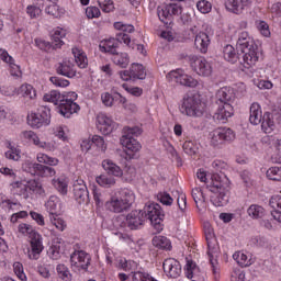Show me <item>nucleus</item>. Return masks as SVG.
Instances as JSON below:
<instances>
[{
	"mask_svg": "<svg viewBox=\"0 0 281 281\" xmlns=\"http://www.w3.org/2000/svg\"><path fill=\"white\" fill-rule=\"evenodd\" d=\"M236 49L241 56L240 65H243L245 69H251V67L258 63V45H256L254 38L249 36V33H239Z\"/></svg>",
	"mask_w": 281,
	"mask_h": 281,
	"instance_id": "obj_1",
	"label": "nucleus"
},
{
	"mask_svg": "<svg viewBox=\"0 0 281 281\" xmlns=\"http://www.w3.org/2000/svg\"><path fill=\"white\" fill-rule=\"evenodd\" d=\"M206 188L214 194L218 193L216 198H211L215 207H223L229 203V179L227 176L213 175L212 182Z\"/></svg>",
	"mask_w": 281,
	"mask_h": 281,
	"instance_id": "obj_2",
	"label": "nucleus"
},
{
	"mask_svg": "<svg viewBox=\"0 0 281 281\" xmlns=\"http://www.w3.org/2000/svg\"><path fill=\"white\" fill-rule=\"evenodd\" d=\"M123 136L121 138V143L126 148V155L128 159H137V155L135 153H139L142 150V144L135 139L137 135H142V128L138 126L135 127H124Z\"/></svg>",
	"mask_w": 281,
	"mask_h": 281,
	"instance_id": "obj_3",
	"label": "nucleus"
},
{
	"mask_svg": "<svg viewBox=\"0 0 281 281\" xmlns=\"http://www.w3.org/2000/svg\"><path fill=\"white\" fill-rule=\"evenodd\" d=\"M19 232L20 234H23L24 236H29V238H31V250H29L30 260H38V256H41L44 249L43 237L41 236V234L34 231V227H32V225L30 224H20Z\"/></svg>",
	"mask_w": 281,
	"mask_h": 281,
	"instance_id": "obj_4",
	"label": "nucleus"
},
{
	"mask_svg": "<svg viewBox=\"0 0 281 281\" xmlns=\"http://www.w3.org/2000/svg\"><path fill=\"white\" fill-rule=\"evenodd\" d=\"M182 115L188 117H201L204 113L203 103L196 94H186L180 106Z\"/></svg>",
	"mask_w": 281,
	"mask_h": 281,
	"instance_id": "obj_5",
	"label": "nucleus"
},
{
	"mask_svg": "<svg viewBox=\"0 0 281 281\" xmlns=\"http://www.w3.org/2000/svg\"><path fill=\"white\" fill-rule=\"evenodd\" d=\"M143 213L146 214V221H150L157 232H161L164 229L161 223H164L166 214H164L161 205L155 202H148L145 204Z\"/></svg>",
	"mask_w": 281,
	"mask_h": 281,
	"instance_id": "obj_6",
	"label": "nucleus"
},
{
	"mask_svg": "<svg viewBox=\"0 0 281 281\" xmlns=\"http://www.w3.org/2000/svg\"><path fill=\"white\" fill-rule=\"evenodd\" d=\"M135 196L131 192H123L122 198L112 196L109 201L105 202V209L114 214H121V212H126L133 205Z\"/></svg>",
	"mask_w": 281,
	"mask_h": 281,
	"instance_id": "obj_7",
	"label": "nucleus"
},
{
	"mask_svg": "<svg viewBox=\"0 0 281 281\" xmlns=\"http://www.w3.org/2000/svg\"><path fill=\"white\" fill-rule=\"evenodd\" d=\"M52 114L49 108L40 106L36 112L27 116V122L32 128H41V126H49Z\"/></svg>",
	"mask_w": 281,
	"mask_h": 281,
	"instance_id": "obj_8",
	"label": "nucleus"
},
{
	"mask_svg": "<svg viewBox=\"0 0 281 281\" xmlns=\"http://www.w3.org/2000/svg\"><path fill=\"white\" fill-rule=\"evenodd\" d=\"M204 234H205V238L209 247L207 254L210 257L211 267L213 269L214 276H216L218 273V267H217L218 261L214 259V255H213L216 249V236L214 235V228H212V225H210V223L204 224Z\"/></svg>",
	"mask_w": 281,
	"mask_h": 281,
	"instance_id": "obj_9",
	"label": "nucleus"
},
{
	"mask_svg": "<svg viewBox=\"0 0 281 281\" xmlns=\"http://www.w3.org/2000/svg\"><path fill=\"white\" fill-rule=\"evenodd\" d=\"M75 100H78V94L76 92H68L66 99L64 97V100H61V103H59V106H57V111L60 113V115L64 117H71L74 113L80 111V105L74 102Z\"/></svg>",
	"mask_w": 281,
	"mask_h": 281,
	"instance_id": "obj_10",
	"label": "nucleus"
},
{
	"mask_svg": "<svg viewBox=\"0 0 281 281\" xmlns=\"http://www.w3.org/2000/svg\"><path fill=\"white\" fill-rule=\"evenodd\" d=\"M181 12H183L181 5L175 3L162 4L157 8L158 19L161 23H165V25H171L172 16H177L178 14H181Z\"/></svg>",
	"mask_w": 281,
	"mask_h": 281,
	"instance_id": "obj_11",
	"label": "nucleus"
},
{
	"mask_svg": "<svg viewBox=\"0 0 281 281\" xmlns=\"http://www.w3.org/2000/svg\"><path fill=\"white\" fill-rule=\"evenodd\" d=\"M122 42L125 45H131V36L125 33H120L116 40H105L104 42H101L99 47L101 52H104L105 54H112L114 56V54H117V48L120 47V44H122Z\"/></svg>",
	"mask_w": 281,
	"mask_h": 281,
	"instance_id": "obj_12",
	"label": "nucleus"
},
{
	"mask_svg": "<svg viewBox=\"0 0 281 281\" xmlns=\"http://www.w3.org/2000/svg\"><path fill=\"white\" fill-rule=\"evenodd\" d=\"M186 58L198 76H203L206 78L212 76V65L209 64L205 58L198 57L196 55H189Z\"/></svg>",
	"mask_w": 281,
	"mask_h": 281,
	"instance_id": "obj_13",
	"label": "nucleus"
},
{
	"mask_svg": "<svg viewBox=\"0 0 281 281\" xmlns=\"http://www.w3.org/2000/svg\"><path fill=\"white\" fill-rule=\"evenodd\" d=\"M167 78L169 82H176V85H181V87L194 88L199 85L196 79H193L192 76H189L182 69L171 70Z\"/></svg>",
	"mask_w": 281,
	"mask_h": 281,
	"instance_id": "obj_14",
	"label": "nucleus"
},
{
	"mask_svg": "<svg viewBox=\"0 0 281 281\" xmlns=\"http://www.w3.org/2000/svg\"><path fill=\"white\" fill-rule=\"evenodd\" d=\"M70 265L78 271H87L91 265V256L85 250H77L70 256Z\"/></svg>",
	"mask_w": 281,
	"mask_h": 281,
	"instance_id": "obj_15",
	"label": "nucleus"
},
{
	"mask_svg": "<svg viewBox=\"0 0 281 281\" xmlns=\"http://www.w3.org/2000/svg\"><path fill=\"white\" fill-rule=\"evenodd\" d=\"M234 131L229 127H220L213 131L211 137L212 146H221L224 142H232L234 139Z\"/></svg>",
	"mask_w": 281,
	"mask_h": 281,
	"instance_id": "obj_16",
	"label": "nucleus"
},
{
	"mask_svg": "<svg viewBox=\"0 0 281 281\" xmlns=\"http://www.w3.org/2000/svg\"><path fill=\"white\" fill-rule=\"evenodd\" d=\"M74 198L79 205H88L90 201L89 189H87L85 181L79 180L74 184Z\"/></svg>",
	"mask_w": 281,
	"mask_h": 281,
	"instance_id": "obj_17",
	"label": "nucleus"
},
{
	"mask_svg": "<svg viewBox=\"0 0 281 281\" xmlns=\"http://www.w3.org/2000/svg\"><path fill=\"white\" fill-rule=\"evenodd\" d=\"M126 221L130 229H138L144 225V223H146V213H144V210L132 211L127 214Z\"/></svg>",
	"mask_w": 281,
	"mask_h": 281,
	"instance_id": "obj_18",
	"label": "nucleus"
},
{
	"mask_svg": "<svg viewBox=\"0 0 281 281\" xmlns=\"http://www.w3.org/2000/svg\"><path fill=\"white\" fill-rule=\"evenodd\" d=\"M217 104H218V108L213 115V120H216L217 122H222V124H225V122H227V119L234 115V106H232V103H217Z\"/></svg>",
	"mask_w": 281,
	"mask_h": 281,
	"instance_id": "obj_19",
	"label": "nucleus"
},
{
	"mask_svg": "<svg viewBox=\"0 0 281 281\" xmlns=\"http://www.w3.org/2000/svg\"><path fill=\"white\" fill-rule=\"evenodd\" d=\"M162 269L169 278H179L181 276V263L175 258H168L162 263Z\"/></svg>",
	"mask_w": 281,
	"mask_h": 281,
	"instance_id": "obj_20",
	"label": "nucleus"
},
{
	"mask_svg": "<svg viewBox=\"0 0 281 281\" xmlns=\"http://www.w3.org/2000/svg\"><path fill=\"white\" fill-rule=\"evenodd\" d=\"M97 124L99 131H101L103 135L113 133V128H115V122H113V120H111V117L106 116L105 114H99L97 116Z\"/></svg>",
	"mask_w": 281,
	"mask_h": 281,
	"instance_id": "obj_21",
	"label": "nucleus"
},
{
	"mask_svg": "<svg viewBox=\"0 0 281 281\" xmlns=\"http://www.w3.org/2000/svg\"><path fill=\"white\" fill-rule=\"evenodd\" d=\"M0 59L3 60V63H8L10 67V74L13 76V78H21L23 76V72L21 71V67L16 64H14V58L8 54V52H2L0 55Z\"/></svg>",
	"mask_w": 281,
	"mask_h": 281,
	"instance_id": "obj_22",
	"label": "nucleus"
},
{
	"mask_svg": "<svg viewBox=\"0 0 281 281\" xmlns=\"http://www.w3.org/2000/svg\"><path fill=\"white\" fill-rule=\"evenodd\" d=\"M57 74L59 76H65L66 78H76V69L71 60H64L57 67Z\"/></svg>",
	"mask_w": 281,
	"mask_h": 281,
	"instance_id": "obj_23",
	"label": "nucleus"
},
{
	"mask_svg": "<svg viewBox=\"0 0 281 281\" xmlns=\"http://www.w3.org/2000/svg\"><path fill=\"white\" fill-rule=\"evenodd\" d=\"M194 45L201 54H206L207 53V47H210V35L205 32H200L195 36Z\"/></svg>",
	"mask_w": 281,
	"mask_h": 281,
	"instance_id": "obj_24",
	"label": "nucleus"
},
{
	"mask_svg": "<svg viewBox=\"0 0 281 281\" xmlns=\"http://www.w3.org/2000/svg\"><path fill=\"white\" fill-rule=\"evenodd\" d=\"M216 98L220 104H229L234 98V90L228 87H223L216 92Z\"/></svg>",
	"mask_w": 281,
	"mask_h": 281,
	"instance_id": "obj_25",
	"label": "nucleus"
},
{
	"mask_svg": "<svg viewBox=\"0 0 281 281\" xmlns=\"http://www.w3.org/2000/svg\"><path fill=\"white\" fill-rule=\"evenodd\" d=\"M223 56L224 58L227 60V63H240V60H243V56H240V53H236V49L234 48V46L227 44L224 49H223Z\"/></svg>",
	"mask_w": 281,
	"mask_h": 281,
	"instance_id": "obj_26",
	"label": "nucleus"
},
{
	"mask_svg": "<svg viewBox=\"0 0 281 281\" xmlns=\"http://www.w3.org/2000/svg\"><path fill=\"white\" fill-rule=\"evenodd\" d=\"M262 116H263L262 109L260 108V104L252 103L250 105V116H249L250 124L258 126V124H261L262 122Z\"/></svg>",
	"mask_w": 281,
	"mask_h": 281,
	"instance_id": "obj_27",
	"label": "nucleus"
},
{
	"mask_svg": "<svg viewBox=\"0 0 281 281\" xmlns=\"http://www.w3.org/2000/svg\"><path fill=\"white\" fill-rule=\"evenodd\" d=\"M225 8L228 12H233V14H240L243 10H245V1L244 0H225Z\"/></svg>",
	"mask_w": 281,
	"mask_h": 281,
	"instance_id": "obj_28",
	"label": "nucleus"
},
{
	"mask_svg": "<svg viewBox=\"0 0 281 281\" xmlns=\"http://www.w3.org/2000/svg\"><path fill=\"white\" fill-rule=\"evenodd\" d=\"M102 168L106 170L108 175H113V177H122L123 175L122 168L110 159L102 161Z\"/></svg>",
	"mask_w": 281,
	"mask_h": 281,
	"instance_id": "obj_29",
	"label": "nucleus"
},
{
	"mask_svg": "<svg viewBox=\"0 0 281 281\" xmlns=\"http://www.w3.org/2000/svg\"><path fill=\"white\" fill-rule=\"evenodd\" d=\"M261 128L263 133H271L276 128V123L273 122V114L271 112H265L261 119Z\"/></svg>",
	"mask_w": 281,
	"mask_h": 281,
	"instance_id": "obj_30",
	"label": "nucleus"
},
{
	"mask_svg": "<svg viewBox=\"0 0 281 281\" xmlns=\"http://www.w3.org/2000/svg\"><path fill=\"white\" fill-rule=\"evenodd\" d=\"M133 80H146V69L142 64H132L130 67Z\"/></svg>",
	"mask_w": 281,
	"mask_h": 281,
	"instance_id": "obj_31",
	"label": "nucleus"
},
{
	"mask_svg": "<svg viewBox=\"0 0 281 281\" xmlns=\"http://www.w3.org/2000/svg\"><path fill=\"white\" fill-rule=\"evenodd\" d=\"M50 45H53V49L63 47V45L65 44V42H63V38H65V31L63 29H57L53 31V33L50 34Z\"/></svg>",
	"mask_w": 281,
	"mask_h": 281,
	"instance_id": "obj_32",
	"label": "nucleus"
},
{
	"mask_svg": "<svg viewBox=\"0 0 281 281\" xmlns=\"http://www.w3.org/2000/svg\"><path fill=\"white\" fill-rule=\"evenodd\" d=\"M193 201L198 207V210H204L205 207V194H203V190L201 188H194L191 191Z\"/></svg>",
	"mask_w": 281,
	"mask_h": 281,
	"instance_id": "obj_33",
	"label": "nucleus"
},
{
	"mask_svg": "<svg viewBox=\"0 0 281 281\" xmlns=\"http://www.w3.org/2000/svg\"><path fill=\"white\" fill-rule=\"evenodd\" d=\"M72 55L78 67H80V69H86L87 65H89L87 55H85L79 48H72Z\"/></svg>",
	"mask_w": 281,
	"mask_h": 281,
	"instance_id": "obj_34",
	"label": "nucleus"
},
{
	"mask_svg": "<svg viewBox=\"0 0 281 281\" xmlns=\"http://www.w3.org/2000/svg\"><path fill=\"white\" fill-rule=\"evenodd\" d=\"M64 95H61L58 90H52L44 95L45 102H52L55 105L60 106L63 104Z\"/></svg>",
	"mask_w": 281,
	"mask_h": 281,
	"instance_id": "obj_35",
	"label": "nucleus"
},
{
	"mask_svg": "<svg viewBox=\"0 0 281 281\" xmlns=\"http://www.w3.org/2000/svg\"><path fill=\"white\" fill-rule=\"evenodd\" d=\"M154 247H157L158 249H172V244L170 243V239L164 236H156L151 240Z\"/></svg>",
	"mask_w": 281,
	"mask_h": 281,
	"instance_id": "obj_36",
	"label": "nucleus"
},
{
	"mask_svg": "<svg viewBox=\"0 0 281 281\" xmlns=\"http://www.w3.org/2000/svg\"><path fill=\"white\" fill-rule=\"evenodd\" d=\"M247 214L248 216H250V218H263L265 217V207H262L261 205L258 204H252L248 207L247 210Z\"/></svg>",
	"mask_w": 281,
	"mask_h": 281,
	"instance_id": "obj_37",
	"label": "nucleus"
},
{
	"mask_svg": "<svg viewBox=\"0 0 281 281\" xmlns=\"http://www.w3.org/2000/svg\"><path fill=\"white\" fill-rule=\"evenodd\" d=\"M18 94L23 95V98H30V100H34V98H36V90L32 85H22L18 89Z\"/></svg>",
	"mask_w": 281,
	"mask_h": 281,
	"instance_id": "obj_38",
	"label": "nucleus"
},
{
	"mask_svg": "<svg viewBox=\"0 0 281 281\" xmlns=\"http://www.w3.org/2000/svg\"><path fill=\"white\" fill-rule=\"evenodd\" d=\"M22 169L24 172H29V175H32L33 177H40L41 164L26 161L23 164Z\"/></svg>",
	"mask_w": 281,
	"mask_h": 281,
	"instance_id": "obj_39",
	"label": "nucleus"
},
{
	"mask_svg": "<svg viewBox=\"0 0 281 281\" xmlns=\"http://www.w3.org/2000/svg\"><path fill=\"white\" fill-rule=\"evenodd\" d=\"M114 65H117V67H121V69H126L128 67V54L126 53H116L113 57Z\"/></svg>",
	"mask_w": 281,
	"mask_h": 281,
	"instance_id": "obj_40",
	"label": "nucleus"
},
{
	"mask_svg": "<svg viewBox=\"0 0 281 281\" xmlns=\"http://www.w3.org/2000/svg\"><path fill=\"white\" fill-rule=\"evenodd\" d=\"M54 188L59 192V194H67V180L65 177L54 178L52 181Z\"/></svg>",
	"mask_w": 281,
	"mask_h": 281,
	"instance_id": "obj_41",
	"label": "nucleus"
},
{
	"mask_svg": "<svg viewBox=\"0 0 281 281\" xmlns=\"http://www.w3.org/2000/svg\"><path fill=\"white\" fill-rule=\"evenodd\" d=\"M95 181L101 188H113L115 186V178L112 176L101 175L95 178Z\"/></svg>",
	"mask_w": 281,
	"mask_h": 281,
	"instance_id": "obj_42",
	"label": "nucleus"
},
{
	"mask_svg": "<svg viewBox=\"0 0 281 281\" xmlns=\"http://www.w3.org/2000/svg\"><path fill=\"white\" fill-rule=\"evenodd\" d=\"M46 14H50V16H54V19H60L63 14H65V10L60 9L58 4L52 2L48 4L45 9Z\"/></svg>",
	"mask_w": 281,
	"mask_h": 281,
	"instance_id": "obj_43",
	"label": "nucleus"
},
{
	"mask_svg": "<svg viewBox=\"0 0 281 281\" xmlns=\"http://www.w3.org/2000/svg\"><path fill=\"white\" fill-rule=\"evenodd\" d=\"M7 148H9V150L4 154L7 159H10L11 161H19V159H21V150L14 147L12 143H8Z\"/></svg>",
	"mask_w": 281,
	"mask_h": 281,
	"instance_id": "obj_44",
	"label": "nucleus"
},
{
	"mask_svg": "<svg viewBox=\"0 0 281 281\" xmlns=\"http://www.w3.org/2000/svg\"><path fill=\"white\" fill-rule=\"evenodd\" d=\"M50 223L56 227V229H59V232H65V228L67 227L65 220L58 217V214L54 211L50 212Z\"/></svg>",
	"mask_w": 281,
	"mask_h": 281,
	"instance_id": "obj_45",
	"label": "nucleus"
},
{
	"mask_svg": "<svg viewBox=\"0 0 281 281\" xmlns=\"http://www.w3.org/2000/svg\"><path fill=\"white\" fill-rule=\"evenodd\" d=\"M233 259L237 261V265H239V267H250L251 265V259H248L247 255L241 251H236L233 255Z\"/></svg>",
	"mask_w": 281,
	"mask_h": 281,
	"instance_id": "obj_46",
	"label": "nucleus"
},
{
	"mask_svg": "<svg viewBox=\"0 0 281 281\" xmlns=\"http://www.w3.org/2000/svg\"><path fill=\"white\" fill-rule=\"evenodd\" d=\"M266 175L271 181H281V167H271Z\"/></svg>",
	"mask_w": 281,
	"mask_h": 281,
	"instance_id": "obj_47",
	"label": "nucleus"
},
{
	"mask_svg": "<svg viewBox=\"0 0 281 281\" xmlns=\"http://www.w3.org/2000/svg\"><path fill=\"white\" fill-rule=\"evenodd\" d=\"M37 161L40 164H46L47 166H58V159L49 157L45 154L37 155Z\"/></svg>",
	"mask_w": 281,
	"mask_h": 281,
	"instance_id": "obj_48",
	"label": "nucleus"
},
{
	"mask_svg": "<svg viewBox=\"0 0 281 281\" xmlns=\"http://www.w3.org/2000/svg\"><path fill=\"white\" fill-rule=\"evenodd\" d=\"M56 270L61 280L64 281L71 280V273L69 272V269L65 265H58Z\"/></svg>",
	"mask_w": 281,
	"mask_h": 281,
	"instance_id": "obj_49",
	"label": "nucleus"
},
{
	"mask_svg": "<svg viewBox=\"0 0 281 281\" xmlns=\"http://www.w3.org/2000/svg\"><path fill=\"white\" fill-rule=\"evenodd\" d=\"M32 143L34 144V146H37V148H44V150H52L54 148L50 143L41 140V138L36 134L33 136Z\"/></svg>",
	"mask_w": 281,
	"mask_h": 281,
	"instance_id": "obj_50",
	"label": "nucleus"
},
{
	"mask_svg": "<svg viewBox=\"0 0 281 281\" xmlns=\"http://www.w3.org/2000/svg\"><path fill=\"white\" fill-rule=\"evenodd\" d=\"M99 7L102 12H113L115 10V5H113V0H98Z\"/></svg>",
	"mask_w": 281,
	"mask_h": 281,
	"instance_id": "obj_51",
	"label": "nucleus"
},
{
	"mask_svg": "<svg viewBox=\"0 0 281 281\" xmlns=\"http://www.w3.org/2000/svg\"><path fill=\"white\" fill-rule=\"evenodd\" d=\"M56 169L54 167L40 165V177H55Z\"/></svg>",
	"mask_w": 281,
	"mask_h": 281,
	"instance_id": "obj_52",
	"label": "nucleus"
},
{
	"mask_svg": "<svg viewBox=\"0 0 281 281\" xmlns=\"http://www.w3.org/2000/svg\"><path fill=\"white\" fill-rule=\"evenodd\" d=\"M186 155H196V145L192 140H186L182 145Z\"/></svg>",
	"mask_w": 281,
	"mask_h": 281,
	"instance_id": "obj_53",
	"label": "nucleus"
},
{
	"mask_svg": "<svg viewBox=\"0 0 281 281\" xmlns=\"http://www.w3.org/2000/svg\"><path fill=\"white\" fill-rule=\"evenodd\" d=\"M196 8L202 14H207L212 11V3H210V1L202 0L196 3Z\"/></svg>",
	"mask_w": 281,
	"mask_h": 281,
	"instance_id": "obj_54",
	"label": "nucleus"
},
{
	"mask_svg": "<svg viewBox=\"0 0 281 281\" xmlns=\"http://www.w3.org/2000/svg\"><path fill=\"white\" fill-rule=\"evenodd\" d=\"M114 29L120 30L121 32H127L128 34L135 32V26H133V24H124L122 22H115Z\"/></svg>",
	"mask_w": 281,
	"mask_h": 281,
	"instance_id": "obj_55",
	"label": "nucleus"
},
{
	"mask_svg": "<svg viewBox=\"0 0 281 281\" xmlns=\"http://www.w3.org/2000/svg\"><path fill=\"white\" fill-rule=\"evenodd\" d=\"M157 201L162 203V205H170L175 200L168 192H159L157 194Z\"/></svg>",
	"mask_w": 281,
	"mask_h": 281,
	"instance_id": "obj_56",
	"label": "nucleus"
},
{
	"mask_svg": "<svg viewBox=\"0 0 281 281\" xmlns=\"http://www.w3.org/2000/svg\"><path fill=\"white\" fill-rule=\"evenodd\" d=\"M92 144H94L97 148H100L102 153L106 150V143H104V137L102 136L94 135L92 137Z\"/></svg>",
	"mask_w": 281,
	"mask_h": 281,
	"instance_id": "obj_57",
	"label": "nucleus"
},
{
	"mask_svg": "<svg viewBox=\"0 0 281 281\" xmlns=\"http://www.w3.org/2000/svg\"><path fill=\"white\" fill-rule=\"evenodd\" d=\"M35 45L38 49H42V52H49L50 47H53L52 42L42 38H35Z\"/></svg>",
	"mask_w": 281,
	"mask_h": 281,
	"instance_id": "obj_58",
	"label": "nucleus"
},
{
	"mask_svg": "<svg viewBox=\"0 0 281 281\" xmlns=\"http://www.w3.org/2000/svg\"><path fill=\"white\" fill-rule=\"evenodd\" d=\"M123 89L127 91V93H131V95H135V98H139L144 91L139 87H128V85L124 83Z\"/></svg>",
	"mask_w": 281,
	"mask_h": 281,
	"instance_id": "obj_59",
	"label": "nucleus"
},
{
	"mask_svg": "<svg viewBox=\"0 0 281 281\" xmlns=\"http://www.w3.org/2000/svg\"><path fill=\"white\" fill-rule=\"evenodd\" d=\"M18 89L14 86H2L0 87V92L2 95H16Z\"/></svg>",
	"mask_w": 281,
	"mask_h": 281,
	"instance_id": "obj_60",
	"label": "nucleus"
},
{
	"mask_svg": "<svg viewBox=\"0 0 281 281\" xmlns=\"http://www.w3.org/2000/svg\"><path fill=\"white\" fill-rule=\"evenodd\" d=\"M41 8L36 7V5H29L26 8V14H29V16H31V19H36L37 16H41Z\"/></svg>",
	"mask_w": 281,
	"mask_h": 281,
	"instance_id": "obj_61",
	"label": "nucleus"
},
{
	"mask_svg": "<svg viewBox=\"0 0 281 281\" xmlns=\"http://www.w3.org/2000/svg\"><path fill=\"white\" fill-rule=\"evenodd\" d=\"M86 15L88 19H98V16H100V9L97 7H88L86 9Z\"/></svg>",
	"mask_w": 281,
	"mask_h": 281,
	"instance_id": "obj_62",
	"label": "nucleus"
},
{
	"mask_svg": "<svg viewBox=\"0 0 281 281\" xmlns=\"http://www.w3.org/2000/svg\"><path fill=\"white\" fill-rule=\"evenodd\" d=\"M270 206L274 210V212H281V196L276 195L270 199Z\"/></svg>",
	"mask_w": 281,
	"mask_h": 281,
	"instance_id": "obj_63",
	"label": "nucleus"
},
{
	"mask_svg": "<svg viewBox=\"0 0 281 281\" xmlns=\"http://www.w3.org/2000/svg\"><path fill=\"white\" fill-rule=\"evenodd\" d=\"M150 274L142 272V271H137L134 272L133 274V281H148Z\"/></svg>",
	"mask_w": 281,
	"mask_h": 281,
	"instance_id": "obj_64",
	"label": "nucleus"
}]
</instances>
